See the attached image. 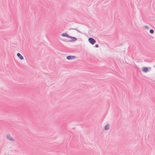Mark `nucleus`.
Listing matches in <instances>:
<instances>
[{"instance_id": "nucleus-1", "label": "nucleus", "mask_w": 155, "mask_h": 155, "mask_svg": "<svg viewBox=\"0 0 155 155\" xmlns=\"http://www.w3.org/2000/svg\"><path fill=\"white\" fill-rule=\"evenodd\" d=\"M88 41L92 45H94L96 42L95 40L91 38H90L88 39Z\"/></svg>"}, {"instance_id": "nucleus-2", "label": "nucleus", "mask_w": 155, "mask_h": 155, "mask_svg": "<svg viewBox=\"0 0 155 155\" xmlns=\"http://www.w3.org/2000/svg\"><path fill=\"white\" fill-rule=\"evenodd\" d=\"M75 56H68L67 57V59L68 60H70L74 59L75 58Z\"/></svg>"}, {"instance_id": "nucleus-3", "label": "nucleus", "mask_w": 155, "mask_h": 155, "mask_svg": "<svg viewBox=\"0 0 155 155\" xmlns=\"http://www.w3.org/2000/svg\"><path fill=\"white\" fill-rule=\"evenodd\" d=\"M18 57H19L20 59L21 60H23L24 59L23 57L21 55L20 53H18L17 54Z\"/></svg>"}, {"instance_id": "nucleus-4", "label": "nucleus", "mask_w": 155, "mask_h": 155, "mask_svg": "<svg viewBox=\"0 0 155 155\" xmlns=\"http://www.w3.org/2000/svg\"><path fill=\"white\" fill-rule=\"evenodd\" d=\"M61 36L63 37H66L68 38H69V37H71V36H69L66 33H64L62 34Z\"/></svg>"}, {"instance_id": "nucleus-5", "label": "nucleus", "mask_w": 155, "mask_h": 155, "mask_svg": "<svg viewBox=\"0 0 155 155\" xmlns=\"http://www.w3.org/2000/svg\"><path fill=\"white\" fill-rule=\"evenodd\" d=\"M142 71L144 72H147L148 71V69L147 67H143L142 69Z\"/></svg>"}, {"instance_id": "nucleus-6", "label": "nucleus", "mask_w": 155, "mask_h": 155, "mask_svg": "<svg viewBox=\"0 0 155 155\" xmlns=\"http://www.w3.org/2000/svg\"><path fill=\"white\" fill-rule=\"evenodd\" d=\"M69 38L72 39L71 40H70V41H71V42L72 41H75L77 40V39L76 38H75L74 37H72L71 36V37H69Z\"/></svg>"}, {"instance_id": "nucleus-7", "label": "nucleus", "mask_w": 155, "mask_h": 155, "mask_svg": "<svg viewBox=\"0 0 155 155\" xmlns=\"http://www.w3.org/2000/svg\"><path fill=\"white\" fill-rule=\"evenodd\" d=\"M7 138L10 140H14L9 135H8L7 136Z\"/></svg>"}, {"instance_id": "nucleus-8", "label": "nucleus", "mask_w": 155, "mask_h": 155, "mask_svg": "<svg viewBox=\"0 0 155 155\" xmlns=\"http://www.w3.org/2000/svg\"><path fill=\"white\" fill-rule=\"evenodd\" d=\"M150 32L151 34H153L154 33V31L153 29H151L150 30Z\"/></svg>"}, {"instance_id": "nucleus-9", "label": "nucleus", "mask_w": 155, "mask_h": 155, "mask_svg": "<svg viewBox=\"0 0 155 155\" xmlns=\"http://www.w3.org/2000/svg\"><path fill=\"white\" fill-rule=\"evenodd\" d=\"M109 128V127H105V130H107Z\"/></svg>"}, {"instance_id": "nucleus-10", "label": "nucleus", "mask_w": 155, "mask_h": 155, "mask_svg": "<svg viewBox=\"0 0 155 155\" xmlns=\"http://www.w3.org/2000/svg\"><path fill=\"white\" fill-rule=\"evenodd\" d=\"M144 28L146 29H148V27L147 26H144Z\"/></svg>"}, {"instance_id": "nucleus-11", "label": "nucleus", "mask_w": 155, "mask_h": 155, "mask_svg": "<svg viewBox=\"0 0 155 155\" xmlns=\"http://www.w3.org/2000/svg\"><path fill=\"white\" fill-rule=\"evenodd\" d=\"M95 47L96 48H98L99 47V45H95Z\"/></svg>"}, {"instance_id": "nucleus-12", "label": "nucleus", "mask_w": 155, "mask_h": 155, "mask_svg": "<svg viewBox=\"0 0 155 155\" xmlns=\"http://www.w3.org/2000/svg\"><path fill=\"white\" fill-rule=\"evenodd\" d=\"M110 125L109 124H107L105 126H109Z\"/></svg>"}, {"instance_id": "nucleus-13", "label": "nucleus", "mask_w": 155, "mask_h": 155, "mask_svg": "<svg viewBox=\"0 0 155 155\" xmlns=\"http://www.w3.org/2000/svg\"><path fill=\"white\" fill-rule=\"evenodd\" d=\"M75 30H76L77 31H78V32H79V30H77L76 29H75Z\"/></svg>"}]
</instances>
